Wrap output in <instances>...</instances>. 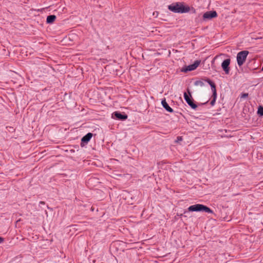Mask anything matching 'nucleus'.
<instances>
[{"instance_id":"nucleus-1","label":"nucleus","mask_w":263,"mask_h":263,"mask_svg":"<svg viewBox=\"0 0 263 263\" xmlns=\"http://www.w3.org/2000/svg\"><path fill=\"white\" fill-rule=\"evenodd\" d=\"M168 9L170 11L177 13H187L190 10L189 6H185L183 3L179 2L174 3L168 5Z\"/></svg>"},{"instance_id":"nucleus-2","label":"nucleus","mask_w":263,"mask_h":263,"mask_svg":"<svg viewBox=\"0 0 263 263\" xmlns=\"http://www.w3.org/2000/svg\"><path fill=\"white\" fill-rule=\"evenodd\" d=\"M189 212H205L208 213L213 214V211L209 207L201 204H196L190 206L188 209Z\"/></svg>"},{"instance_id":"nucleus-3","label":"nucleus","mask_w":263,"mask_h":263,"mask_svg":"<svg viewBox=\"0 0 263 263\" xmlns=\"http://www.w3.org/2000/svg\"><path fill=\"white\" fill-rule=\"evenodd\" d=\"M249 53V51L247 50H243L237 53L236 60L237 64L239 67L241 66L244 64L246 61Z\"/></svg>"},{"instance_id":"nucleus-4","label":"nucleus","mask_w":263,"mask_h":263,"mask_svg":"<svg viewBox=\"0 0 263 263\" xmlns=\"http://www.w3.org/2000/svg\"><path fill=\"white\" fill-rule=\"evenodd\" d=\"M205 81L211 86L212 91L213 92V99L211 101L210 104L212 106L214 105L216 100L217 98V93H216V86L214 82H213L211 80L208 79L205 80Z\"/></svg>"},{"instance_id":"nucleus-5","label":"nucleus","mask_w":263,"mask_h":263,"mask_svg":"<svg viewBox=\"0 0 263 263\" xmlns=\"http://www.w3.org/2000/svg\"><path fill=\"white\" fill-rule=\"evenodd\" d=\"M189 95L186 92H184V98L188 105L193 109H196L197 107L196 104L194 102L191 93L188 90Z\"/></svg>"},{"instance_id":"nucleus-6","label":"nucleus","mask_w":263,"mask_h":263,"mask_svg":"<svg viewBox=\"0 0 263 263\" xmlns=\"http://www.w3.org/2000/svg\"><path fill=\"white\" fill-rule=\"evenodd\" d=\"M217 16V13L215 11H210L205 12L203 15V20H209L213 18L216 17Z\"/></svg>"},{"instance_id":"nucleus-7","label":"nucleus","mask_w":263,"mask_h":263,"mask_svg":"<svg viewBox=\"0 0 263 263\" xmlns=\"http://www.w3.org/2000/svg\"><path fill=\"white\" fill-rule=\"evenodd\" d=\"M231 62L230 59H227L223 61L221 64V67L225 72L226 74H229L230 72V64Z\"/></svg>"},{"instance_id":"nucleus-8","label":"nucleus","mask_w":263,"mask_h":263,"mask_svg":"<svg viewBox=\"0 0 263 263\" xmlns=\"http://www.w3.org/2000/svg\"><path fill=\"white\" fill-rule=\"evenodd\" d=\"M200 63V61L197 60L194 62V63L193 64H191L189 65L186 69H185V71H192L196 69L198 66L199 65Z\"/></svg>"},{"instance_id":"nucleus-9","label":"nucleus","mask_w":263,"mask_h":263,"mask_svg":"<svg viewBox=\"0 0 263 263\" xmlns=\"http://www.w3.org/2000/svg\"><path fill=\"white\" fill-rule=\"evenodd\" d=\"M113 115H114L116 119L120 120H125L127 118V116L125 114H121L118 111H115L114 112Z\"/></svg>"},{"instance_id":"nucleus-10","label":"nucleus","mask_w":263,"mask_h":263,"mask_svg":"<svg viewBox=\"0 0 263 263\" xmlns=\"http://www.w3.org/2000/svg\"><path fill=\"white\" fill-rule=\"evenodd\" d=\"M92 137V134L91 133H87L86 135H85L81 139V143L82 145L83 143H87L91 138Z\"/></svg>"},{"instance_id":"nucleus-11","label":"nucleus","mask_w":263,"mask_h":263,"mask_svg":"<svg viewBox=\"0 0 263 263\" xmlns=\"http://www.w3.org/2000/svg\"><path fill=\"white\" fill-rule=\"evenodd\" d=\"M162 106L167 110L168 112H173V109L168 105L167 103L166 102L165 99H163L161 101Z\"/></svg>"},{"instance_id":"nucleus-12","label":"nucleus","mask_w":263,"mask_h":263,"mask_svg":"<svg viewBox=\"0 0 263 263\" xmlns=\"http://www.w3.org/2000/svg\"><path fill=\"white\" fill-rule=\"evenodd\" d=\"M56 19V16L54 15H50L47 16L46 22L48 24L52 23Z\"/></svg>"},{"instance_id":"nucleus-13","label":"nucleus","mask_w":263,"mask_h":263,"mask_svg":"<svg viewBox=\"0 0 263 263\" xmlns=\"http://www.w3.org/2000/svg\"><path fill=\"white\" fill-rule=\"evenodd\" d=\"M257 114L258 115L261 116H263V106H260L257 110Z\"/></svg>"},{"instance_id":"nucleus-14","label":"nucleus","mask_w":263,"mask_h":263,"mask_svg":"<svg viewBox=\"0 0 263 263\" xmlns=\"http://www.w3.org/2000/svg\"><path fill=\"white\" fill-rule=\"evenodd\" d=\"M195 85L203 86L204 85V83L201 81H196L195 83Z\"/></svg>"},{"instance_id":"nucleus-15","label":"nucleus","mask_w":263,"mask_h":263,"mask_svg":"<svg viewBox=\"0 0 263 263\" xmlns=\"http://www.w3.org/2000/svg\"><path fill=\"white\" fill-rule=\"evenodd\" d=\"M182 140H183V139H182V137H181V136H178V137H177V139H176V141H175V142H176V143L179 142H180V141H182Z\"/></svg>"},{"instance_id":"nucleus-16","label":"nucleus","mask_w":263,"mask_h":263,"mask_svg":"<svg viewBox=\"0 0 263 263\" xmlns=\"http://www.w3.org/2000/svg\"><path fill=\"white\" fill-rule=\"evenodd\" d=\"M248 97V93H243L241 95L240 98H246Z\"/></svg>"},{"instance_id":"nucleus-17","label":"nucleus","mask_w":263,"mask_h":263,"mask_svg":"<svg viewBox=\"0 0 263 263\" xmlns=\"http://www.w3.org/2000/svg\"><path fill=\"white\" fill-rule=\"evenodd\" d=\"M4 239L2 237H0V243H2L4 242Z\"/></svg>"},{"instance_id":"nucleus-18","label":"nucleus","mask_w":263,"mask_h":263,"mask_svg":"<svg viewBox=\"0 0 263 263\" xmlns=\"http://www.w3.org/2000/svg\"><path fill=\"white\" fill-rule=\"evenodd\" d=\"M45 204V202L42 201H41L39 202V205H44Z\"/></svg>"},{"instance_id":"nucleus-19","label":"nucleus","mask_w":263,"mask_h":263,"mask_svg":"<svg viewBox=\"0 0 263 263\" xmlns=\"http://www.w3.org/2000/svg\"><path fill=\"white\" fill-rule=\"evenodd\" d=\"M158 14V12H154L153 13V15H156V16H157Z\"/></svg>"},{"instance_id":"nucleus-20","label":"nucleus","mask_w":263,"mask_h":263,"mask_svg":"<svg viewBox=\"0 0 263 263\" xmlns=\"http://www.w3.org/2000/svg\"><path fill=\"white\" fill-rule=\"evenodd\" d=\"M158 14V12H154L153 13V15H156V16H157Z\"/></svg>"}]
</instances>
